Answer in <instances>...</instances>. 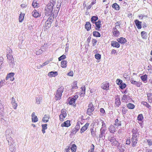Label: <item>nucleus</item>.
<instances>
[{"label": "nucleus", "mask_w": 152, "mask_h": 152, "mask_svg": "<svg viewBox=\"0 0 152 152\" xmlns=\"http://www.w3.org/2000/svg\"><path fill=\"white\" fill-rule=\"evenodd\" d=\"M12 141H11V142H8V144L10 145L9 149L12 152H15L16 150L15 147L16 145L14 140L12 139Z\"/></svg>", "instance_id": "20e7f679"}, {"label": "nucleus", "mask_w": 152, "mask_h": 152, "mask_svg": "<svg viewBox=\"0 0 152 152\" xmlns=\"http://www.w3.org/2000/svg\"><path fill=\"white\" fill-rule=\"evenodd\" d=\"M132 136H137L139 134L137 133V129H133L132 130Z\"/></svg>", "instance_id": "f704fd0d"}, {"label": "nucleus", "mask_w": 152, "mask_h": 152, "mask_svg": "<svg viewBox=\"0 0 152 152\" xmlns=\"http://www.w3.org/2000/svg\"><path fill=\"white\" fill-rule=\"evenodd\" d=\"M32 14L33 16L35 18L39 17L40 15L39 12L36 10H34L33 11Z\"/></svg>", "instance_id": "a211bd4d"}, {"label": "nucleus", "mask_w": 152, "mask_h": 152, "mask_svg": "<svg viewBox=\"0 0 152 152\" xmlns=\"http://www.w3.org/2000/svg\"><path fill=\"white\" fill-rule=\"evenodd\" d=\"M101 88L103 89L106 90H109V83L107 82H104L101 85Z\"/></svg>", "instance_id": "1a4fd4ad"}, {"label": "nucleus", "mask_w": 152, "mask_h": 152, "mask_svg": "<svg viewBox=\"0 0 152 152\" xmlns=\"http://www.w3.org/2000/svg\"><path fill=\"white\" fill-rule=\"evenodd\" d=\"M81 91L80 92V96H83L85 93L86 88L85 86L81 87Z\"/></svg>", "instance_id": "393cba45"}, {"label": "nucleus", "mask_w": 152, "mask_h": 152, "mask_svg": "<svg viewBox=\"0 0 152 152\" xmlns=\"http://www.w3.org/2000/svg\"><path fill=\"white\" fill-rule=\"evenodd\" d=\"M77 146L75 144H73L72 145L70 149L72 151V152H75L76 151Z\"/></svg>", "instance_id": "7c9ffc66"}, {"label": "nucleus", "mask_w": 152, "mask_h": 152, "mask_svg": "<svg viewBox=\"0 0 152 152\" xmlns=\"http://www.w3.org/2000/svg\"><path fill=\"white\" fill-rule=\"evenodd\" d=\"M50 117L49 115H45L42 119V121L46 123L48 121Z\"/></svg>", "instance_id": "4be33fe9"}, {"label": "nucleus", "mask_w": 152, "mask_h": 152, "mask_svg": "<svg viewBox=\"0 0 152 152\" xmlns=\"http://www.w3.org/2000/svg\"><path fill=\"white\" fill-rule=\"evenodd\" d=\"M147 96L148 102L150 103H152V94L148 93Z\"/></svg>", "instance_id": "bb28decb"}, {"label": "nucleus", "mask_w": 152, "mask_h": 152, "mask_svg": "<svg viewBox=\"0 0 152 152\" xmlns=\"http://www.w3.org/2000/svg\"><path fill=\"white\" fill-rule=\"evenodd\" d=\"M140 78L143 82L145 83L147 80V75L145 74L142 75L140 76Z\"/></svg>", "instance_id": "c756f323"}, {"label": "nucleus", "mask_w": 152, "mask_h": 152, "mask_svg": "<svg viewBox=\"0 0 152 152\" xmlns=\"http://www.w3.org/2000/svg\"><path fill=\"white\" fill-rule=\"evenodd\" d=\"M11 104L12 105V107L15 109H16L18 105L15 102V99L13 97L12 98Z\"/></svg>", "instance_id": "2eb2a0df"}, {"label": "nucleus", "mask_w": 152, "mask_h": 152, "mask_svg": "<svg viewBox=\"0 0 152 152\" xmlns=\"http://www.w3.org/2000/svg\"><path fill=\"white\" fill-rule=\"evenodd\" d=\"M5 134L6 139L8 142H11V141H12V140L13 139L10 136L12 134L11 130L10 129H7L6 131Z\"/></svg>", "instance_id": "7ed1b4c3"}, {"label": "nucleus", "mask_w": 152, "mask_h": 152, "mask_svg": "<svg viewBox=\"0 0 152 152\" xmlns=\"http://www.w3.org/2000/svg\"><path fill=\"white\" fill-rule=\"evenodd\" d=\"M5 82L4 80H2L0 82V88H1L4 85Z\"/></svg>", "instance_id": "0e129e2a"}, {"label": "nucleus", "mask_w": 152, "mask_h": 152, "mask_svg": "<svg viewBox=\"0 0 152 152\" xmlns=\"http://www.w3.org/2000/svg\"><path fill=\"white\" fill-rule=\"evenodd\" d=\"M131 83L134 84L137 87H140L142 84L141 82H137L134 81L133 79H131L130 80Z\"/></svg>", "instance_id": "9b49d317"}, {"label": "nucleus", "mask_w": 152, "mask_h": 152, "mask_svg": "<svg viewBox=\"0 0 152 152\" xmlns=\"http://www.w3.org/2000/svg\"><path fill=\"white\" fill-rule=\"evenodd\" d=\"M88 107V108L87 110V113L89 115H93L92 112L94 111V108L92 103L89 104Z\"/></svg>", "instance_id": "39448f33"}, {"label": "nucleus", "mask_w": 152, "mask_h": 152, "mask_svg": "<svg viewBox=\"0 0 152 152\" xmlns=\"http://www.w3.org/2000/svg\"><path fill=\"white\" fill-rule=\"evenodd\" d=\"M93 34L94 36L96 37H99L101 36L100 33L97 31H94L93 32Z\"/></svg>", "instance_id": "c9c22d12"}, {"label": "nucleus", "mask_w": 152, "mask_h": 152, "mask_svg": "<svg viewBox=\"0 0 152 152\" xmlns=\"http://www.w3.org/2000/svg\"><path fill=\"white\" fill-rule=\"evenodd\" d=\"M147 142L149 146H151L152 145V141L151 139L147 140Z\"/></svg>", "instance_id": "052dcab7"}, {"label": "nucleus", "mask_w": 152, "mask_h": 152, "mask_svg": "<svg viewBox=\"0 0 152 152\" xmlns=\"http://www.w3.org/2000/svg\"><path fill=\"white\" fill-rule=\"evenodd\" d=\"M50 61L49 60H48L45 62L44 63H43L42 64V66H45L47 65L48 63L50 62Z\"/></svg>", "instance_id": "774afa93"}, {"label": "nucleus", "mask_w": 152, "mask_h": 152, "mask_svg": "<svg viewBox=\"0 0 152 152\" xmlns=\"http://www.w3.org/2000/svg\"><path fill=\"white\" fill-rule=\"evenodd\" d=\"M100 111L101 113V115L102 116H104L105 114V112L103 108H100Z\"/></svg>", "instance_id": "de8ad7c7"}, {"label": "nucleus", "mask_w": 152, "mask_h": 152, "mask_svg": "<svg viewBox=\"0 0 152 152\" xmlns=\"http://www.w3.org/2000/svg\"><path fill=\"white\" fill-rule=\"evenodd\" d=\"M32 6L34 8H38L39 6V3H37V1L36 0H34L32 3Z\"/></svg>", "instance_id": "a878e982"}, {"label": "nucleus", "mask_w": 152, "mask_h": 152, "mask_svg": "<svg viewBox=\"0 0 152 152\" xmlns=\"http://www.w3.org/2000/svg\"><path fill=\"white\" fill-rule=\"evenodd\" d=\"M58 75L57 72H53L51 71L49 72L48 74V76L50 77H55Z\"/></svg>", "instance_id": "f3484780"}, {"label": "nucleus", "mask_w": 152, "mask_h": 152, "mask_svg": "<svg viewBox=\"0 0 152 152\" xmlns=\"http://www.w3.org/2000/svg\"><path fill=\"white\" fill-rule=\"evenodd\" d=\"M97 41L96 39H93L92 41V42L93 44V46H95L96 43Z\"/></svg>", "instance_id": "13d9d810"}, {"label": "nucleus", "mask_w": 152, "mask_h": 152, "mask_svg": "<svg viewBox=\"0 0 152 152\" xmlns=\"http://www.w3.org/2000/svg\"><path fill=\"white\" fill-rule=\"evenodd\" d=\"M95 58L97 60L100 59L101 58V55L99 54H97L95 55Z\"/></svg>", "instance_id": "4d7b16f0"}, {"label": "nucleus", "mask_w": 152, "mask_h": 152, "mask_svg": "<svg viewBox=\"0 0 152 152\" xmlns=\"http://www.w3.org/2000/svg\"><path fill=\"white\" fill-rule=\"evenodd\" d=\"M111 45L113 47L119 48L120 46V44L116 41H112L111 42Z\"/></svg>", "instance_id": "aec40b11"}, {"label": "nucleus", "mask_w": 152, "mask_h": 152, "mask_svg": "<svg viewBox=\"0 0 152 152\" xmlns=\"http://www.w3.org/2000/svg\"><path fill=\"white\" fill-rule=\"evenodd\" d=\"M52 4H48L47 6L45 7V16H50L48 19H51V17L53 16V17H56L57 15L58 10H56V12L54 13L53 12V8H52Z\"/></svg>", "instance_id": "f257e3e1"}, {"label": "nucleus", "mask_w": 152, "mask_h": 152, "mask_svg": "<svg viewBox=\"0 0 152 152\" xmlns=\"http://www.w3.org/2000/svg\"><path fill=\"white\" fill-rule=\"evenodd\" d=\"M121 124L120 121H119L118 119H116L115 120V126H121Z\"/></svg>", "instance_id": "a18cd8bd"}, {"label": "nucleus", "mask_w": 152, "mask_h": 152, "mask_svg": "<svg viewBox=\"0 0 152 152\" xmlns=\"http://www.w3.org/2000/svg\"><path fill=\"white\" fill-rule=\"evenodd\" d=\"M98 19L97 17L96 16H93L91 18V21L93 23H94L96 22V21Z\"/></svg>", "instance_id": "37998d69"}, {"label": "nucleus", "mask_w": 152, "mask_h": 152, "mask_svg": "<svg viewBox=\"0 0 152 152\" xmlns=\"http://www.w3.org/2000/svg\"><path fill=\"white\" fill-rule=\"evenodd\" d=\"M90 131L92 137H95V133L94 131V129L93 128H91L90 129Z\"/></svg>", "instance_id": "3c124183"}, {"label": "nucleus", "mask_w": 152, "mask_h": 152, "mask_svg": "<svg viewBox=\"0 0 152 152\" xmlns=\"http://www.w3.org/2000/svg\"><path fill=\"white\" fill-rule=\"evenodd\" d=\"M7 54L12 55V50L10 48H9L8 50H7Z\"/></svg>", "instance_id": "69168bd1"}, {"label": "nucleus", "mask_w": 152, "mask_h": 152, "mask_svg": "<svg viewBox=\"0 0 152 152\" xmlns=\"http://www.w3.org/2000/svg\"><path fill=\"white\" fill-rule=\"evenodd\" d=\"M61 66L64 68H65L66 67L67 62L65 61H62L61 63Z\"/></svg>", "instance_id": "473e14b6"}, {"label": "nucleus", "mask_w": 152, "mask_h": 152, "mask_svg": "<svg viewBox=\"0 0 152 152\" xmlns=\"http://www.w3.org/2000/svg\"><path fill=\"white\" fill-rule=\"evenodd\" d=\"M89 125V124L87 123L84 125V126H83L80 129V133H82L86 131Z\"/></svg>", "instance_id": "f8f14e48"}, {"label": "nucleus", "mask_w": 152, "mask_h": 152, "mask_svg": "<svg viewBox=\"0 0 152 152\" xmlns=\"http://www.w3.org/2000/svg\"><path fill=\"white\" fill-rule=\"evenodd\" d=\"M115 130V127L113 125H111L109 128V131L112 133H114Z\"/></svg>", "instance_id": "5701e85b"}, {"label": "nucleus", "mask_w": 152, "mask_h": 152, "mask_svg": "<svg viewBox=\"0 0 152 152\" xmlns=\"http://www.w3.org/2000/svg\"><path fill=\"white\" fill-rule=\"evenodd\" d=\"M135 23L137 28L140 29L142 27V22L136 20L135 21Z\"/></svg>", "instance_id": "412c9836"}, {"label": "nucleus", "mask_w": 152, "mask_h": 152, "mask_svg": "<svg viewBox=\"0 0 152 152\" xmlns=\"http://www.w3.org/2000/svg\"><path fill=\"white\" fill-rule=\"evenodd\" d=\"M118 148L119 149L121 152H123L124 151L125 148L122 145H119L118 146Z\"/></svg>", "instance_id": "4c0bfd02"}, {"label": "nucleus", "mask_w": 152, "mask_h": 152, "mask_svg": "<svg viewBox=\"0 0 152 152\" xmlns=\"http://www.w3.org/2000/svg\"><path fill=\"white\" fill-rule=\"evenodd\" d=\"M67 115L66 110L65 109H62L61 110V114L59 115L60 120L61 121H63Z\"/></svg>", "instance_id": "0eeeda50"}, {"label": "nucleus", "mask_w": 152, "mask_h": 152, "mask_svg": "<svg viewBox=\"0 0 152 152\" xmlns=\"http://www.w3.org/2000/svg\"><path fill=\"white\" fill-rule=\"evenodd\" d=\"M64 91V88L61 87L57 90L56 95L55 99L56 100H59L61 98L62 94Z\"/></svg>", "instance_id": "f03ea898"}, {"label": "nucleus", "mask_w": 152, "mask_h": 152, "mask_svg": "<svg viewBox=\"0 0 152 152\" xmlns=\"http://www.w3.org/2000/svg\"><path fill=\"white\" fill-rule=\"evenodd\" d=\"M24 14L23 13H21L20 14L19 18V21L21 22L23 20L24 18Z\"/></svg>", "instance_id": "e433bc0d"}, {"label": "nucleus", "mask_w": 152, "mask_h": 152, "mask_svg": "<svg viewBox=\"0 0 152 152\" xmlns=\"http://www.w3.org/2000/svg\"><path fill=\"white\" fill-rule=\"evenodd\" d=\"M137 120L139 121H142V120L143 118V117L142 114H139L137 116Z\"/></svg>", "instance_id": "49530a36"}, {"label": "nucleus", "mask_w": 152, "mask_h": 152, "mask_svg": "<svg viewBox=\"0 0 152 152\" xmlns=\"http://www.w3.org/2000/svg\"><path fill=\"white\" fill-rule=\"evenodd\" d=\"M85 27L87 31H89L91 29V25L90 23L88 22H86L85 26Z\"/></svg>", "instance_id": "cd10ccee"}, {"label": "nucleus", "mask_w": 152, "mask_h": 152, "mask_svg": "<svg viewBox=\"0 0 152 152\" xmlns=\"http://www.w3.org/2000/svg\"><path fill=\"white\" fill-rule=\"evenodd\" d=\"M4 107L2 105V102L0 100V113H2L3 112Z\"/></svg>", "instance_id": "c03bdc74"}, {"label": "nucleus", "mask_w": 152, "mask_h": 152, "mask_svg": "<svg viewBox=\"0 0 152 152\" xmlns=\"http://www.w3.org/2000/svg\"><path fill=\"white\" fill-rule=\"evenodd\" d=\"M66 58V56L65 55H63L58 58L59 61H61L62 60Z\"/></svg>", "instance_id": "864d4df0"}, {"label": "nucleus", "mask_w": 152, "mask_h": 152, "mask_svg": "<svg viewBox=\"0 0 152 152\" xmlns=\"http://www.w3.org/2000/svg\"><path fill=\"white\" fill-rule=\"evenodd\" d=\"M75 101L72 98L70 99L69 101V104L71 105L73 103H74L75 102Z\"/></svg>", "instance_id": "603ef678"}, {"label": "nucleus", "mask_w": 152, "mask_h": 152, "mask_svg": "<svg viewBox=\"0 0 152 152\" xmlns=\"http://www.w3.org/2000/svg\"><path fill=\"white\" fill-rule=\"evenodd\" d=\"M108 140L114 145H118V141L116 140L115 137L110 136L108 137Z\"/></svg>", "instance_id": "423d86ee"}, {"label": "nucleus", "mask_w": 152, "mask_h": 152, "mask_svg": "<svg viewBox=\"0 0 152 152\" xmlns=\"http://www.w3.org/2000/svg\"><path fill=\"white\" fill-rule=\"evenodd\" d=\"M14 74V73L13 72L10 73L8 74L6 77V80H7L8 79L13 77Z\"/></svg>", "instance_id": "ea45409f"}, {"label": "nucleus", "mask_w": 152, "mask_h": 152, "mask_svg": "<svg viewBox=\"0 0 152 152\" xmlns=\"http://www.w3.org/2000/svg\"><path fill=\"white\" fill-rule=\"evenodd\" d=\"M115 104L118 106L120 104V100L119 99H116Z\"/></svg>", "instance_id": "bf43d9fd"}, {"label": "nucleus", "mask_w": 152, "mask_h": 152, "mask_svg": "<svg viewBox=\"0 0 152 152\" xmlns=\"http://www.w3.org/2000/svg\"><path fill=\"white\" fill-rule=\"evenodd\" d=\"M75 128L78 131L79 130L80 128V126L79 123H77V124Z\"/></svg>", "instance_id": "338daca9"}, {"label": "nucleus", "mask_w": 152, "mask_h": 152, "mask_svg": "<svg viewBox=\"0 0 152 152\" xmlns=\"http://www.w3.org/2000/svg\"><path fill=\"white\" fill-rule=\"evenodd\" d=\"M36 103L38 104H39L40 101L42 99V97L40 96H38L36 97Z\"/></svg>", "instance_id": "72a5a7b5"}, {"label": "nucleus", "mask_w": 152, "mask_h": 152, "mask_svg": "<svg viewBox=\"0 0 152 152\" xmlns=\"http://www.w3.org/2000/svg\"><path fill=\"white\" fill-rule=\"evenodd\" d=\"M102 127L101 128L102 129H104L105 128V127H106V125L105 124V123L104 122V121L102 120Z\"/></svg>", "instance_id": "e2e57ef3"}, {"label": "nucleus", "mask_w": 152, "mask_h": 152, "mask_svg": "<svg viewBox=\"0 0 152 152\" xmlns=\"http://www.w3.org/2000/svg\"><path fill=\"white\" fill-rule=\"evenodd\" d=\"M127 107L129 109H133L134 107L135 106L132 104L129 103L127 104Z\"/></svg>", "instance_id": "58836bf2"}, {"label": "nucleus", "mask_w": 152, "mask_h": 152, "mask_svg": "<svg viewBox=\"0 0 152 152\" xmlns=\"http://www.w3.org/2000/svg\"><path fill=\"white\" fill-rule=\"evenodd\" d=\"M113 34L114 36L116 37L118 36L119 35V32L118 30L113 31Z\"/></svg>", "instance_id": "09e8293b"}, {"label": "nucleus", "mask_w": 152, "mask_h": 152, "mask_svg": "<svg viewBox=\"0 0 152 152\" xmlns=\"http://www.w3.org/2000/svg\"><path fill=\"white\" fill-rule=\"evenodd\" d=\"M122 80L118 79L116 80V83L118 85H120L122 83Z\"/></svg>", "instance_id": "5fc2aeb1"}, {"label": "nucleus", "mask_w": 152, "mask_h": 152, "mask_svg": "<svg viewBox=\"0 0 152 152\" xmlns=\"http://www.w3.org/2000/svg\"><path fill=\"white\" fill-rule=\"evenodd\" d=\"M32 117V121L33 122H36L38 121V119L37 116L35 115V113L33 112L32 113L31 115Z\"/></svg>", "instance_id": "ddd939ff"}, {"label": "nucleus", "mask_w": 152, "mask_h": 152, "mask_svg": "<svg viewBox=\"0 0 152 152\" xmlns=\"http://www.w3.org/2000/svg\"><path fill=\"white\" fill-rule=\"evenodd\" d=\"M43 52L42 50L41 49H39L36 51V54L37 55H39Z\"/></svg>", "instance_id": "6e6d98bb"}, {"label": "nucleus", "mask_w": 152, "mask_h": 152, "mask_svg": "<svg viewBox=\"0 0 152 152\" xmlns=\"http://www.w3.org/2000/svg\"><path fill=\"white\" fill-rule=\"evenodd\" d=\"M78 87L77 86V82H75L73 83V85L72 86L71 90H72V91L74 89H76Z\"/></svg>", "instance_id": "79ce46f5"}, {"label": "nucleus", "mask_w": 152, "mask_h": 152, "mask_svg": "<svg viewBox=\"0 0 152 152\" xmlns=\"http://www.w3.org/2000/svg\"><path fill=\"white\" fill-rule=\"evenodd\" d=\"M112 7L117 10H119V6L116 3H115L113 4Z\"/></svg>", "instance_id": "2f4dec72"}, {"label": "nucleus", "mask_w": 152, "mask_h": 152, "mask_svg": "<svg viewBox=\"0 0 152 152\" xmlns=\"http://www.w3.org/2000/svg\"><path fill=\"white\" fill-rule=\"evenodd\" d=\"M137 136H133L132 137L131 139L132 145V146L134 147L137 143Z\"/></svg>", "instance_id": "9d476101"}, {"label": "nucleus", "mask_w": 152, "mask_h": 152, "mask_svg": "<svg viewBox=\"0 0 152 152\" xmlns=\"http://www.w3.org/2000/svg\"><path fill=\"white\" fill-rule=\"evenodd\" d=\"M70 125V121L69 120H67V121L61 124V127H68Z\"/></svg>", "instance_id": "6ab92c4d"}, {"label": "nucleus", "mask_w": 152, "mask_h": 152, "mask_svg": "<svg viewBox=\"0 0 152 152\" xmlns=\"http://www.w3.org/2000/svg\"><path fill=\"white\" fill-rule=\"evenodd\" d=\"M51 26V23L50 20H48L45 22V26L46 29L49 28Z\"/></svg>", "instance_id": "c85d7f7f"}, {"label": "nucleus", "mask_w": 152, "mask_h": 152, "mask_svg": "<svg viewBox=\"0 0 152 152\" xmlns=\"http://www.w3.org/2000/svg\"><path fill=\"white\" fill-rule=\"evenodd\" d=\"M141 104L145 106L147 108L149 109L151 108V106L146 102L144 101L142 102H141Z\"/></svg>", "instance_id": "a19ab883"}, {"label": "nucleus", "mask_w": 152, "mask_h": 152, "mask_svg": "<svg viewBox=\"0 0 152 152\" xmlns=\"http://www.w3.org/2000/svg\"><path fill=\"white\" fill-rule=\"evenodd\" d=\"M7 56L8 59V62L10 64H12V65L14 64V59L12 55H10V54H7Z\"/></svg>", "instance_id": "6e6552de"}, {"label": "nucleus", "mask_w": 152, "mask_h": 152, "mask_svg": "<svg viewBox=\"0 0 152 152\" xmlns=\"http://www.w3.org/2000/svg\"><path fill=\"white\" fill-rule=\"evenodd\" d=\"M48 125L46 124H42V129H46L47 128Z\"/></svg>", "instance_id": "680f3d73"}, {"label": "nucleus", "mask_w": 152, "mask_h": 152, "mask_svg": "<svg viewBox=\"0 0 152 152\" xmlns=\"http://www.w3.org/2000/svg\"><path fill=\"white\" fill-rule=\"evenodd\" d=\"M106 130V128H104V129L101 128L100 129V134L99 135V137L100 138H102L104 137V138L105 137V132Z\"/></svg>", "instance_id": "4468645a"}, {"label": "nucleus", "mask_w": 152, "mask_h": 152, "mask_svg": "<svg viewBox=\"0 0 152 152\" xmlns=\"http://www.w3.org/2000/svg\"><path fill=\"white\" fill-rule=\"evenodd\" d=\"M120 85V87L122 89L125 88L126 86V84L125 83H122Z\"/></svg>", "instance_id": "8fccbe9b"}, {"label": "nucleus", "mask_w": 152, "mask_h": 152, "mask_svg": "<svg viewBox=\"0 0 152 152\" xmlns=\"http://www.w3.org/2000/svg\"><path fill=\"white\" fill-rule=\"evenodd\" d=\"M95 23L96 26V29L98 31H99L101 27V21L100 20H99L98 21L95 22Z\"/></svg>", "instance_id": "dca6fc26"}, {"label": "nucleus", "mask_w": 152, "mask_h": 152, "mask_svg": "<svg viewBox=\"0 0 152 152\" xmlns=\"http://www.w3.org/2000/svg\"><path fill=\"white\" fill-rule=\"evenodd\" d=\"M117 40L118 41V42L121 44L124 43L126 42V39L125 38L122 37L118 38L117 39Z\"/></svg>", "instance_id": "b1692460"}]
</instances>
